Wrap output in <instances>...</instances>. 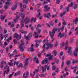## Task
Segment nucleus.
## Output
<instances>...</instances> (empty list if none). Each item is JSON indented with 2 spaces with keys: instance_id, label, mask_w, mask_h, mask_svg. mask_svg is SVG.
<instances>
[{
  "instance_id": "nucleus-22",
  "label": "nucleus",
  "mask_w": 78,
  "mask_h": 78,
  "mask_svg": "<svg viewBox=\"0 0 78 78\" xmlns=\"http://www.w3.org/2000/svg\"><path fill=\"white\" fill-rule=\"evenodd\" d=\"M6 17V16L5 15L4 16L2 15H1V16L0 19L1 20H4V19Z\"/></svg>"
},
{
  "instance_id": "nucleus-6",
  "label": "nucleus",
  "mask_w": 78,
  "mask_h": 78,
  "mask_svg": "<svg viewBox=\"0 0 78 78\" xmlns=\"http://www.w3.org/2000/svg\"><path fill=\"white\" fill-rule=\"evenodd\" d=\"M26 36V35H24V38L25 39H26L27 41H28L30 39V38L32 37V35H31V33H29L28 36L27 37Z\"/></svg>"
},
{
  "instance_id": "nucleus-43",
  "label": "nucleus",
  "mask_w": 78,
  "mask_h": 78,
  "mask_svg": "<svg viewBox=\"0 0 78 78\" xmlns=\"http://www.w3.org/2000/svg\"><path fill=\"white\" fill-rule=\"evenodd\" d=\"M64 62L63 61L62 62V65L61 66V67L62 69L63 68V66H64Z\"/></svg>"
},
{
  "instance_id": "nucleus-20",
  "label": "nucleus",
  "mask_w": 78,
  "mask_h": 78,
  "mask_svg": "<svg viewBox=\"0 0 78 78\" xmlns=\"http://www.w3.org/2000/svg\"><path fill=\"white\" fill-rule=\"evenodd\" d=\"M16 8H17L16 5L12 6V11H14V10H15V9H16Z\"/></svg>"
},
{
  "instance_id": "nucleus-31",
  "label": "nucleus",
  "mask_w": 78,
  "mask_h": 78,
  "mask_svg": "<svg viewBox=\"0 0 78 78\" xmlns=\"http://www.w3.org/2000/svg\"><path fill=\"white\" fill-rule=\"evenodd\" d=\"M8 64L10 66H13V63L12 62H8Z\"/></svg>"
},
{
  "instance_id": "nucleus-14",
  "label": "nucleus",
  "mask_w": 78,
  "mask_h": 78,
  "mask_svg": "<svg viewBox=\"0 0 78 78\" xmlns=\"http://www.w3.org/2000/svg\"><path fill=\"white\" fill-rule=\"evenodd\" d=\"M39 67H40V68H41L42 72H44V71L45 72L46 71V68L44 69V66H40Z\"/></svg>"
},
{
  "instance_id": "nucleus-58",
  "label": "nucleus",
  "mask_w": 78,
  "mask_h": 78,
  "mask_svg": "<svg viewBox=\"0 0 78 78\" xmlns=\"http://www.w3.org/2000/svg\"><path fill=\"white\" fill-rule=\"evenodd\" d=\"M6 52L8 53V51L9 50V48L7 47L6 48Z\"/></svg>"
},
{
  "instance_id": "nucleus-42",
  "label": "nucleus",
  "mask_w": 78,
  "mask_h": 78,
  "mask_svg": "<svg viewBox=\"0 0 78 78\" xmlns=\"http://www.w3.org/2000/svg\"><path fill=\"white\" fill-rule=\"evenodd\" d=\"M38 59V58L37 57H35L34 59V61H36Z\"/></svg>"
},
{
  "instance_id": "nucleus-38",
  "label": "nucleus",
  "mask_w": 78,
  "mask_h": 78,
  "mask_svg": "<svg viewBox=\"0 0 78 78\" xmlns=\"http://www.w3.org/2000/svg\"><path fill=\"white\" fill-rule=\"evenodd\" d=\"M50 24L51 27H53L54 25V23H53V21H51V22L50 23Z\"/></svg>"
},
{
  "instance_id": "nucleus-29",
  "label": "nucleus",
  "mask_w": 78,
  "mask_h": 78,
  "mask_svg": "<svg viewBox=\"0 0 78 78\" xmlns=\"http://www.w3.org/2000/svg\"><path fill=\"white\" fill-rule=\"evenodd\" d=\"M66 14V12H63V13H62L60 15V17H62V16H64V14Z\"/></svg>"
},
{
  "instance_id": "nucleus-51",
  "label": "nucleus",
  "mask_w": 78,
  "mask_h": 78,
  "mask_svg": "<svg viewBox=\"0 0 78 78\" xmlns=\"http://www.w3.org/2000/svg\"><path fill=\"white\" fill-rule=\"evenodd\" d=\"M8 34H6L5 35V36H4V37L5 38L4 40H6V37H8Z\"/></svg>"
},
{
  "instance_id": "nucleus-64",
  "label": "nucleus",
  "mask_w": 78,
  "mask_h": 78,
  "mask_svg": "<svg viewBox=\"0 0 78 78\" xmlns=\"http://www.w3.org/2000/svg\"><path fill=\"white\" fill-rule=\"evenodd\" d=\"M35 46L36 47H38V46H39V44L38 43H37V42L36 43V44H35Z\"/></svg>"
},
{
  "instance_id": "nucleus-53",
  "label": "nucleus",
  "mask_w": 78,
  "mask_h": 78,
  "mask_svg": "<svg viewBox=\"0 0 78 78\" xmlns=\"http://www.w3.org/2000/svg\"><path fill=\"white\" fill-rule=\"evenodd\" d=\"M10 3L9 2H7L5 3V5H10Z\"/></svg>"
},
{
  "instance_id": "nucleus-44",
  "label": "nucleus",
  "mask_w": 78,
  "mask_h": 78,
  "mask_svg": "<svg viewBox=\"0 0 78 78\" xmlns=\"http://www.w3.org/2000/svg\"><path fill=\"white\" fill-rule=\"evenodd\" d=\"M65 27V26H63L61 28V31H62L63 30H64V27Z\"/></svg>"
},
{
  "instance_id": "nucleus-19",
  "label": "nucleus",
  "mask_w": 78,
  "mask_h": 78,
  "mask_svg": "<svg viewBox=\"0 0 78 78\" xmlns=\"http://www.w3.org/2000/svg\"><path fill=\"white\" fill-rule=\"evenodd\" d=\"M9 66H8V65H6L4 67V69H7V71L8 72H9Z\"/></svg>"
},
{
  "instance_id": "nucleus-4",
  "label": "nucleus",
  "mask_w": 78,
  "mask_h": 78,
  "mask_svg": "<svg viewBox=\"0 0 78 78\" xmlns=\"http://www.w3.org/2000/svg\"><path fill=\"white\" fill-rule=\"evenodd\" d=\"M78 46H77L74 51V55L75 56L77 57L78 56Z\"/></svg>"
},
{
  "instance_id": "nucleus-48",
  "label": "nucleus",
  "mask_w": 78,
  "mask_h": 78,
  "mask_svg": "<svg viewBox=\"0 0 78 78\" xmlns=\"http://www.w3.org/2000/svg\"><path fill=\"white\" fill-rule=\"evenodd\" d=\"M74 41V40H73V39L71 38V39H70V42H71V43L72 44V43H73V42Z\"/></svg>"
},
{
  "instance_id": "nucleus-63",
  "label": "nucleus",
  "mask_w": 78,
  "mask_h": 78,
  "mask_svg": "<svg viewBox=\"0 0 78 78\" xmlns=\"http://www.w3.org/2000/svg\"><path fill=\"white\" fill-rule=\"evenodd\" d=\"M45 3H47V1H44V2L43 3V5H45Z\"/></svg>"
},
{
  "instance_id": "nucleus-34",
  "label": "nucleus",
  "mask_w": 78,
  "mask_h": 78,
  "mask_svg": "<svg viewBox=\"0 0 78 78\" xmlns=\"http://www.w3.org/2000/svg\"><path fill=\"white\" fill-rule=\"evenodd\" d=\"M20 67H23V65H22V64L20 63L18 66H17L18 68H19Z\"/></svg>"
},
{
  "instance_id": "nucleus-18",
  "label": "nucleus",
  "mask_w": 78,
  "mask_h": 78,
  "mask_svg": "<svg viewBox=\"0 0 78 78\" xmlns=\"http://www.w3.org/2000/svg\"><path fill=\"white\" fill-rule=\"evenodd\" d=\"M37 34L36 32H34V34L33 35V36L35 38H37L39 37V36L37 35Z\"/></svg>"
},
{
  "instance_id": "nucleus-60",
  "label": "nucleus",
  "mask_w": 78,
  "mask_h": 78,
  "mask_svg": "<svg viewBox=\"0 0 78 78\" xmlns=\"http://www.w3.org/2000/svg\"><path fill=\"white\" fill-rule=\"evenodd\" d=\"M45 49H43L42 51L41 52V53H44V52H45Z\"/></svg>"
},
{
  "instance_id": "nucleus-61",
  "label": "nucleus",
  "mask_w": 78,
  "mask_h": 78,
  "mask_svg": "<svg viewBox=\"0 0 78 78\" xmlns=\"http://www.w3.org/2000/svg\"><path fill=\"white\" fill-rule=\"evenodd\" d=\"M16 19H19V16L18 15L16 16Z\"/></svg>"
},
{
  "instance_id": "nucleus-9",
  "label": "nucleus",
  "mask_w": 78,
  "mask_h": 78,
  "mask_svg": "<svg viewBox=\"0 0 78 78\" xmlns=\"http://www.w3.org/2000/svg\"><path fill=\"white\" fill-rule=\"evenodd\" d=\"M73 6V2H71L70 4H69L68 5V7L66 8V11H69V7L70 6L72 7Z\"/></svg>"
},
{
  "instance_id": "nucleus-35",
  "label": "nucleus",
  "mask_w": 78,
  "mask_h": 78,
  "mask_svg": "<svg viewBox=\"0 0 78 78\" xmlns=\"http://www.w3.org/2000/svg\"><path fill=\"white\" fill-rule=\"evenodd\" d=\"M56 66H52V70H55V69H56Z\"/></svg>"
},
{
  "instance_id": "nucleus-47",
  "label": "nucleus",
  "mask_w": 78,
  "mask_h": 78,
  "mask_svg": "<svg viewBox=\"0 0 78 78\" xmlns=\"http://www.w3.org/2000/svg\"><path fill=\"white\" fill-rule=\"evenodd\" d=\"M48 61H50L51 60H53V58H52V57H50L48 58Z\"/></svg>"
},
{
  "instance_id": "nucleus-62",
  "label": "nucleus",
  "mask_w": 78,
  "mask_h": 78,
  "mask_svg": "<svg viewBox=\"0 0 78 78\" xmlns=\"http://www.w3.org/2000/svg\"><path fill=\"white\" fill-rule=\"evenodd\" d=\"M58 41H56V44H55V47H57V45H58Z\"/></svg>"
},
{
  "instance_id": "nucleus-55",
  "label": "nucleus",
  "mask_w": 78,
  "mask_h": 78,
  "mask_svg": "<svg viewBox=\"0 0 78 78\" xmlns=\"http://www.w3.org/2000/svg\"><path fill=\"white\" fill-rule=\"evenodd\" d=\"M60 2V0H57L56 2V4H59V3Z\"/></svg>"
},
{
  "instance_id": "nucleus-26",
  "label": "nucleus",
  "mask_w": 78,
  "mask_h": 78,
  "mask_svg": "<svg viewBox=\"0 0 78 78\" xmlns=\"http://www.w3.org/2000/svg\"><path fill=\"white\" fill-rule=\"evenodd\" d=\"M36 30H37V31L38 33H41V29H37V28H36Z\"/></svg>"
},
{
  "instance_id": "nucleus-46",
  "label": "nucleus",
  "mask_w": 78,
  "mask_h": 78,
  "mask_svg": "<svg viewBox=\"0 0 78 78\" xmlns=\"http://www.w3.org/2000/svg\"><path fill=\"white\" fill-rule=\"evenodd\" d=\"M70 62L69 61H67L66 62V64H67L68 66H69V65L70 64Z\"/></svg>"
},
{
  "instance_id": "nucleus-23",
  "label": "nucleus",
  "mask_w": 78,
  "mask_h": 78,
  "mask_svg": "<svg viewBox=\"0 0 78 78\" xmlns=\"http://www.w3.org/2000/svg\"><path fill=\"white\" fill-rule=\"evenodd\" d=\"M40 15H41V13L39 12L38 13V15H37V17H38V18H39V20H41V19H42V17L41 16H40L39 17V16H40Z\"/></svg>"
},
{
  "instance_id": "nucleus-17",
  "label": "nucleus",
  "mask_w": 78,
  "mask_h": 78,
  "mask_svg": "<svg viewBox=\"0 0 78 78\" xmlns=\"http://www.w3.org/2000/svg\"><path fill=\"white\" fill-rule=\"evenodd\" d=\"M48 5H44V8L45 11H49L50 9V7H48Z\"/></svg>"
},
{
  "instance_id": "nucleus-27",
  "label": "nucleus",
  "mask_w": 78,
  "mask_h": 78,
  "mask_svg": "<svg viewBox=\"0 0 78 78\" xmlns=\"http://www.w3.org/2000/svg\"><path fill=\"white\" fill-rule=\"evenodd\" d=\"M52 53L55 55V56H56V55H57V52L56 50L53 51L52 52Z\"/></svg>"
},
{
  "instance_id": "nucleus-25",
  "label": "nucleus",
  "mask_w": 78,
  "mask_h": 78,
  "mask_svg": "<svg viewBox=\"0 0 78 78\" xmlns=\"http://www.w3.org/2000/svg\"><path fill=\"white\" fill-rule=\"evenodd\" d=\"M78 66H76L75 67H71V69H78Z\"/></svg>"
},
{
  "instance_id": "nucleus-41",
  "label": "nucleus",
  "mask_w": 78,
  "mask_h": 78,
  "mask_svg": "<svg viewBox=\"0 0 78 78\" xmlns=\"http://www.w3.org/2000/svg\"><path fill=\"white\" fill-rule=\"evenodd\" d=\"M30 51L31 52H33V51H34V48H30Z\"/></svg>"
},
{
  "instance_id": "nucleus-39",
  "label": "nucleus",
  "mask_w": 78,
  "mask_h": 78,
  "mask_svg": "<svg viewBox=\"0 0 78 78\" xmlns=\"http://www.w3.org/2000/svg\"><path fill=\"white\" fill-rule=\"evenodd\" d=\"M12 23V24H11V25L10 26V28H13V27H14V23Z\"/></svg>"
},
{
  "instance_id": "nucleus-24",
  "label": "nucleus",
  "mask_w": 78,
  "mask_h": 78,
  "mask_svg": "<svg viewBox=\"0 0 78 78\" xmlns=\"http://www.w3.org/2000/svg\"><path fill=\"white\" fill-rule=\"evenodd\" d=\"M29 0H23V3H25L26 4H28V2Z\"/></svg>"
},
{
  "instance_id": "nucleus-33",
  "label": "nucleus",
  "mask_w": 78,
  "mask_h": 78,
  "mask_svg": "<svg viewBox=\"0 0 78 78\" xmlns=\"http://www.w3.org/2000/svg\"><path fill=\"white\" fill-rule=\"evenodd\" d=\"M11 39H12V37L10 36L9 38L6 40V41H10Z\"/></svg>"
},
{
  "instance_id": "nucleus-21",
  "label": "nucleus",
  "mask_w": 78,
  "mask_h": 78,
  "mask_svg": "<svg viewBox=\"0 0 78 78\" xmlns=\"http://www.w3.org/2000/svg\"><path fill=\"white\" fill-rule=\"evenodd\" d=\"M78 21V18H76L75 20H74L73 21V23L76 24L77 23V22Z\"/></svg>"
},
{
  "instance_id": "nucleus-50",
  "label": "nucleus",
  "mask_w": 78,
  "mask_h": 78,
  "mask_svg": "<svg viewBox=\"0 0 78 78\" xmlns=\"http://www.w3.org/2000/svg\"><path fill=\"white\" fill-rule=\"evenodd\" d=\"M6 64V62L2 61H2H1V65H2V64Z\"/></svg>"
},
{
  "instance_id": "nucleus-16",
  "label": "nucleus",
  "mask_w": 78,
  "mask_h": 78,
  "mask_svg": "<svg viewBox=\"0 0 78 78\" xmlns=\"http://www.w3.org/2000/svg\"><path fill=\"white\" fill-rule=\"evenodd\" d=\"M44 61L45 63H47V62H48V58H45L44 60L42 62H41L42 64H44Z\"/></svg>"
},
{
  "instance_id": "nucleus-11",
  "label": "nucleus",
  "mask_w": 78,
  "mask_h": 78,
  "mask_svg": "<svg viewBox=\"0 0 78 78\" xmlns=\"http://www.w3.org/2000/svg\"><path fill=\"white\" fill-rule=\"evenodd\" d=\"M64 35H65V33H63L61 34V32H60L59 34H58V37H60V38H61V37H63V36H64Z\"/></svg>"
},
{
  "instance_id": "nucleus-52",
  "label": "nucleus",
  "mask_w": 78,
  "mask_h": 78,
  "mask_svg": "<svg viewBox=\"0 0 78 78\" xmlns=\"http://www.w3.org/2000/svg\"><path fill=\"white\" fill-rule=\"evenodd\" d=\"M35 42L36 43L39 42V43H41V41H39L38 40H36L35 41Z\"/></svg>"
},
{
  "instance_id": "nucleus-49",
  "label": "nucleus",
  "mask_w": 78,
  "mask_h": 78,
  "mask_svg": "<svg viewBox=\"0 0 78 78\" xmlns=\"http://www.w3.org/2000/svg\"><path fill=\"white\" fill-rule=\"evenodd\" d=\"M20 73V72H18L17 73H16L14 74V76H17V75L18 74H19Z\"/></svg>"
},
{
  "instance_id": "nucleus-37",
  "label": "nucleus",
  "mask_w": 78,
  "mask_h": 78,
  "mask_svg": "<svg viewBox=\"0 0 78 78\" xmlns=\"http://www.w3.org/2000/svg\"><path fill=\"white\" fill-rule=\"evenodd\" d=\"M16 66H18L19 65V62H14V65L15 66L16 65Z\"/></svg>"
},
{
  "instance_id": "nucleus-3",
  "label": "nucleus",
  "mask_w": 78,
  "mask_h": 78,
  "mask_svg": "<svg viewBox=\"0 0 78 78\" xmlns=\"http://www.w3.org/2000/svg\"><path fill=\"white\" fill-rule=\"evenodd\" d=\"M25 14L21 13V16L22 17V20L21 21V25L20 27V28H23L24 27V22L23 21V20L24 19V17H25Z\"/></svg>"
},
{
  "instance_id": "nucleus-57",
  "label": "nucleus",
  "mask_w": 78,
  "mask_h": 78,
  "mask_svg": "<svg viewBox=\"0 0 78 78\" xmlns=\"http://www.w3.org/2000/svg\"><path fill=\"white\" fill-rule=\"evenodd\" d=\"M50 56H51V54H48L46 55V57H48Z\"/></svg>"
},
{
  "instance_id": "nucleus-2",
  "label": "nucleus",
  "mask_w": 78,
  "mask_h": 78,
  "mask_svg": "<svg viewBox=\"0 0 78 78\" xmlns=\"http://www.w3.org/2000/svg\"><path fill=\"white\" fill-rule=\"evenodd\" d=\"M21 44L19 45V48L20 49L21 51H23L25 48L23 47L24 45H25V43L23 42V40H22L20 41Z\"/></svg>"
},
{
  "instance_id": "nucleus-59",
  "label": "nucleus",
  "mask_w": 78,
  "mask_h": 78,
  "mask_svg": "<svg viewBox=\"0 0 78 78\" xmlns=\"http://www.w3.org/2000/svg\"><path fill=\"white\" fill-rule=\"evenodd\" d=\"M37 27L38 28H39L40 27V28H42V26L40 24H38L37 25Z\"/></svg>"
},
{
  "instance_id": "nucleus-12",
  "label": "nucleus",
  "mask_w": 78,
  "mask_h": 78,
  "mask_svg": "<svg viewBox=\"0 0 78 78\" xmlns=\"http://www.w3.org/2000/svg\"><path fill=\"white\" fill-rule=\"evenodd\" d=\"M72 49V47H69L68 48V53H69V55H71V53H72V51H71V49Z\"/></svg>"
},
{
  "instance_id": "nucleus-56",
  "label": "nucleus",
  "mask_w": 78,
  "mask_h": 78,
  "mask_svg": "<svg viewBox=\"0 0 78 78\" xmlns=\"http://www.w3.org/2000/svg\"><path fill=\"white\" fill-rule=\"evenodd\" d=\"M23 8H27V5L24 4L23 5Z\"/></svg>"
},
{
  "instance_id": "nucleus-36",
  "label": "nucleus",
  "mask_w": 78,
  "mask_h": 78,
  "mask_svg": "<svg viewBox=\"0 0 78 78\" xmlns=\"http://www.w3.org/2000/svg\"><path fill=\"white\" fill-rule=\"evenodd\" d=\"M0 36L1 38V40H3V35L2 34H1L0 35Z\"/></svg>"
},
{
  "instance_id": "nucleus-45",
  "label": "nucleus",
  "mask_w": 78,
  "mask_h": 78,
  "mask_svg": "<svg viewBox=\"0 0 78 78\" xmlns=\"http://www.w3.org/2000/svg\"><path fill=\"white\" fill-rule=\"evenodd\" d=\"M4 7L5 10H6V9H8V5H5Z\"/></svg>"
},
{
  "instance_id": "nucleus-10",
  "label": "nucleus",
  "mask_w": 78,
  "mask_h": 78,
  "mask_svg": "<svg viewBox=\"0 0 78 78\" xmlns=\"http://www.w3.org/2000/svg\"><path fill=\"white\" fill-rule=\"evenodd\" d=\"M13 37L14 38H16L17 41H19V35L17 33H15L13 35Z\"/></svg>"
},
{
  "instance_id": "nucleus-5",
  "label": "nucleus",
  "mask_w": 78,
  "mask_h": 78,
  "mask_svg": "<svg viewBox=\"0 0 78 78\" xmlns=\"http://www.w3.org/2000/svg\"><path fill=\"white\" fill-rule=\"evenodd\" d=\"M47 47H46V50H48L49 47L50 48H52L53 46V44H51V43H47Z\"/></svg>"
},
{
  "instance_id": "nucleus-32",
  "label": "nucleus",
  "mask_w": 78,
  "mask_h": 78,
  "mask_svg": "<svg viewBox=\"0 0 78 78\" xmlns=\"http://www.w3.org/2000/svg\"><path fill=\"white\" fill-rule=\"evenodd\" d=\"M67 68L66 67L65 69V70L66 71V75H68L69 74V73H68L67 72H69V70H68V69H67Z\"/></svg>"
},
{
  "instance_id": "nucleus-8",
  "label": "nucleus",
  "mask_w": 78,
  "mask_h": 78,
  "mask_svg": "<svg viewBox=\"0 0 78 78\" xmlns=\"http://www.w3.org/2000/svg\"><path fill=\"white\" fill-rule=\"evenodd\" d=\"M28 75V72H26L24 73L23 76V78H27Z\"/></svg>"
},
{
  "instance_id": "nucleus-54",
  "label": "nucleus",
  "mask_w": 78,
  "mask_h": 78,
  "mask_svg": "<svg viewBox=\"0 0 78 78\" xmlns=\"http://www.w3.org/2000/svg\"><path fill=\"white\" fill-rule=\"evenodd\" d=\"M40 76V77H44V75L41 74H40L39 75Z\"/></svg>"
},
{
  "instance_id": "nucleus-28",
  "label": "nucleus",
  "mask_w": 78,
  "mask_h": 78,
  "mask_svg": "<svg viewBox=\"0 0 78 78\" xmlns=\"http://www.w3.org/2000/svg\"><path fill=\"white\" fill-rule=\"evenodd\" d=\"M21 33H23L24 34H27V31H24L22 29L21 30Z\"/></svg>"
},
{
  "instance_id": "nucleus-30",
  "label": "nucleus",
  "mask_w": 78,
  "mask_h": 78,
  "mask_svg": "<svg viewBox=\"0 0 78 78\" xmlns=\"http://www.w3.org/2000/svg\"><path fill=\"white\" fill-rule=\"evenodd\" d=\"M78 61V60H76V61L75 60H73V64H74L75 63H76Z\"/></svg>"
},
{
  "instance_id": "nucleus-13",
  "label": "nucleus",
  "mask_w": 78,
  "mask_h": 78,
  "mask_svg": "<svg viewBox=\"0 0 78 78\" xmlns=\"http://www.w3.org/2000/svg\"><path fill=\"white\" fill-rule=\"evenodd\" d=\"M44 17H47V18H49L50 17V13H48V14L44 13Z\"/></svg>"
},
{
  "instance_id": "nucleus-15",
  "label": "nucleus",
  "mask_w": 78,
  "mask_h": 78,
  "mask_svg": "<svg viewBox=\"0 0 78 78\" xmlns=\"http://www.w3.org/2000/svg\"><path fill=\"white\" fill-rule=\"evenodd\" d=\"M30 58V57L26 58L25 61V64H24L25 66H27L28 65V61L29 60V59Z\"/></svg>"
},
{
  "instance_id": "nucleus-7",
  "label": "nucleus",
  "mask_w": 78,
  "mask_h": 78,
  "mask_svg": "<svg viewBox=\"0 0 78 78\" xmlns=\"http://www.w3.org/2000/svg\"><path fill=\"white\" fill-rule=\"evenodd\" d=\"M24 22H25L26 24L30 22V18L26 17L24 20Z\"/></svg>"
},
{
  "instance_id": "nucleus-1",
  "label": "nucleus",
  "mask_w": 78,
  "mask_h": 78,
  "mask_svg": "<svg viewBox=\"0 0 78 78\" xmlns=\"http://www.w3.org/2000/svg\"><path fill=\"white\" fill-rule=\"evenodd\" d=\"M58 30V29L56 28H54L52 30V33L51 32H49V35L50 37H51V42H53V41L55 40V38H53L54 37V34L56 33V31Z\"/></svg>"
},
{
  "instance_id": "nucleus-40",
  "label": "nucleus",
  "mask_w": 78,
  "mask_h": 78,
  "mask_svg": "<svg viewBox=\"0 0 78 78\" xmlns=\"http://www.w3.org/2000/svg\"><path fill=\"white\" fill-rule=\"evenodd\" d=\"M8 32V30H6V29L4 30V34H6V33Z\"/></svg>"
}]
</instances>
